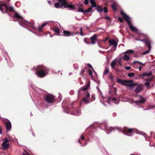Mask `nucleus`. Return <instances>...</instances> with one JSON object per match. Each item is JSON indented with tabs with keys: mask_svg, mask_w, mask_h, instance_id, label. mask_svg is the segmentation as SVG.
Masks as SVG:
<instances>
[{
	"mask_svg": "<svg viewBox=\"0 0 155 155\" xmlns=\"http://www.w3.org/2000/svg\"><path fill=\"white\" fill-rule=\"evenodd\" d=\"M35 73L38 76L42 77L45 76L48 72V69L41 65L37 66L35 69Z\"/></svg>",
	"mask_w": 155,
	"mask_h": 155,
	"instance_id": "1",
	"label": "nucleus"
},
{
	"mask_svg": "<svg viewBox=\"0 0 155 155\" xmlns=\"http://www.w3.org/2000/svg\"><path fill=\"white\" fill-rule=\"evenodd\" d=\"M0 10L3 13L6 12L8 10L11 12L14 11V8L12 7H8L5 3H0Z\"/></svg>",
	"mask_w": 155,
	"mask_h": 155,
	"instance_id": "2",
	"label": "nucleus"
},
{
	"mask_svg": "<svg viewBox=\"0 0 155 155\" xmlns=\"http://www.w3.org/2000/svg\"><path fill=\"white\" fill-rule=\"evenodd\" d=\"M55 97L52 95H47L45 99L46 101L48 103H51L54 102Z\"/></svg>",
	"mask_w": 155,
	"mask_h": 155,
	"instance_id": "3",
	"label": "nucleus"
},
{
	"mask_svg": "<svg viewBox=\"0 0 155 155\" xmlns=\"http://www.w3.org/2000/svg\"><path fill=\"white\" fill-rule=\"evenodd\" d=\"M127 22L128 24L129 25V28L132 31H134L135 32H137L138 31V30L137 28L133 25L131 24V21L130 20H128V19L127 20Z\"/></svg>",
	"mask_w": 155,
	"mask_h": 155,
	"instance_id": "4",
	"label": "nucleus"
},
{
	"mask_svg": "<svg viewBox=\"0 0 155 155\" xmlns=\"http://www.w3.org/2000/svg\"><path fill=\"white\" fill-rule=\"evenodd\" d=\"M90 94L89 93H87L85 97H84L82 99V102L84 101L86 104H88L90 103L89 98L90 97Z\"/></svg>",
	"mask_w": 155,
	"mask_h": 155,
	"instance_id": "5",
	"label": "nucleus"
},
{
	"mask_svg": "<svg viewBox=\"0 0 155 155\" xmlns=\"http://www.w3.org/2000/svg\"><path fill=\"white\" fill-rule=\"evenodd\" d=\"M87 65L91 68L90 69H89L88 71H87V72H88L89 74L90 75L91 77H92V74L93 73H94L95 74H96V73L95 72L93 68H92L91 65L89 64H87Z\"/></svg>",
	"mask_w": 155,
	"mask_h": 155,
	"instance_id": "6",
	"label": "nucleus"
},
{
	"mask_svg": "<svg viewBox=\"0 0 155 155\" xmlns=\"http://www.w3.org/2000/svg\"><path fill=\"white\" fill-rule=\"evenodd\" d=\"M152 75V73L151 72H150L149 73H147L146 72H143L141 74H139L138 75V77L140 78H142V79L145 76L149 77L150 76Z\"/></svg>",
	"mask_w": 155,
	"mask_h": 155,
	"instance_id": "7",
	"label": "nucleus"
},
{
	"mask_svg": "<svg viewBox=\"0 0 155 155\" xmlns=\"http://www.w3.org/2000/svg\"><path fill=\"white\" fill-rule=\"evenodd\" d=\"M109 43L110 45H114V48L116 49L117 45V43L114 40L109 39Z\"/></svg>",
	"mask_w": 155,
	"mask_h": 155,
	"instance_id": "8",
	"label": "nucleus"
},
{
	"mask_svg": "<svg viewBox=\"0 0 155 155\" xmlns=\"http://www.w3.org/2000/svg\"><path fill=\"white\" fill-rule=\"evenodd\" d=\"M64 8H69V9L73 10L75 9V7L74 5L73 4H72L71 3L68 4L66 3V4L64 5Z\"/></svg>",
	"mask_w": 155,
	"mask_h": 155,
	"instance_id": "9",
	"label": "nucleus"
},
{
	"mask_svg": "<svg viewBox=\"0 0 155 155\" xmlns=\"http://www.w3.org/2000/svg\"><path fill=\"white\" fill-rule=\"evenodd\" d=\"M7 120V121L5 123V125L8 131H9L11 130L12 128L11 123L8 120Z\"/></svg>",
	"mask_w": 155,
	"mask_h": 155,
	"instance_id": "10",
	"label": "nucleus"
},
{
	"mask_svg": "<svg viewBox=\"0 0 155 155\" xmlns=\"http://www.w3.org/2000/svg\"><path fill=\"white\" fill-rule=\"evenodd\" d=\"M97 35L96 34H94L90 38V39L92 44H94L96 42L97 39Z\"/></svg>",
	"mask_w": 155,
	"mask_h": 155,
	"instance_id": "11",
	"label": "nucleus"
},
{
	"mask_svg": "<svg viewBox=\"0 0 155 155\" xmlns=\"http://www.w3.org/2000/svg\"><path fill=\"white\" fill-rule=\"evenodd\" d=\"M143 88V85H140L136 87L135 91L136 93H138L142 90Z\"/></svg>",
	"mask_w": 155,
	"mask_h": 155,
	"instance_id": "12",
	"label": "nucleus"
},
{
	"mask_svg": "<svg viewBox=\"0 0 155 155\" xmlns=\"http://www.w3.org/2000/svg\"><path fill=\"white\" fill-rule=\"evenodd\" d=\"M136 97L138 96L139 97V98L140 99V100L139 101H136L137 103H144L146 101V99H144L142 96H141V95H136Z\"/></svg>",
	"mask_w": 155,
	"mask_h": 155,
	"instance_id": "13",
	"label": "nucleus"
},
{
	"mask_svg": "<svg viewBox=\"0 0 155 155\" xmlns=\"http://www.w3.org/2000/svg\"><path fill=\"white\" fill-rule=\"evenodd\" d=\"M104 129L107 134L109 133L110 131H111L112 130H114V128L113 127H108L106 125H105Z\"/></svg>",
	"mask_w": 155,
	"mask_h": 155,
	"instance_id": "14",
	"label": "nucleus"
},
{
	"mask_svg": "<svg viewBox=\"0 0 155 155\" xmlns=\"http://www.w3.org/2000/svg\"><path fill=\"white\" fill-rule=\"evenodd\" d=\"M120 13L122 15H123V18L126 21L127 20V19H128V20L129 21L130 20V18L126 14H125L124 12L123 11H121L120 12Z\"/></svg>",
	"mask_w": 155,
	"mask_h": 155,
	"instance_id": "15",
	"label": "nucleus"
},
{
	"mask_svg": "<svg viewBox=\"0 0 155 155\" xmlns=\"http://www.w3.org/2000/svg\"><path fill=\"white\" fill-rule=\"evenodd\" d=\"M8 142H5V141H3L2 144V149L4 150L7 149L9 145V143Z\"/></svg>",
	"mask_w": 155,
	"mask_h": 155,
	"instance_id": "16",
	"label": "nucleus"
},
{
	"mask_svg": "<svg viewBox=\"0 0 155 155\" xmlns=\"http://www.w3.org/2000/svg\"><path fill=\"white\" fill-rule=\"evenodd\" d=\"M133 129H129L128 130H125L124 132V134L126 135H127L128 136H131V134H128L131 133L133 131Z\"/></svg>",
	"mask_w": 155,
	"mask_h": 155,
	"instance_id": "17",
	"label": "nucleus"
},
{
	"mask_svg": "<svg viewBox=\"0 0 155 155\" xmlns=\"http://www.w3.org/2000/svg\"><path fill=\"white\" fill-rule=\"evenodd\" d=\"M109 100L110 101H111L112 102H113L115 104H118L119 103V101L118 100L115 98H111V97H109Z\"/></svg>",
	"mask_w": 155,
	"mask_h": 155,
	"instance_id": "18",
	"label": "nucleus"
},
{
	"mask_svg": "<svg viewBox=\"0 0 155 155\" xmlns=\"http://www.w3.org/2000/svg\"><path fill=\"white\" fill-rule=\"evenodd\" d=\"M137 83H132L130 84H125V85L127 86L128 87V88H127L128 89H131V88H132L134 87L136 85H137Z\"/></svg>",
	"mask_w": 155,
	"mask_h": 155,
	"instance_id": "19",
	"label": "nucleus"
},
{
	"mask_svg": "<svg viewBox=\"0 0 155 155\" xmlns=\"http://www.w3.org/2000/svg\"><path fill=\"white\" fill-rule=\"evenodd\" d=\"M90 85V81H89L87 84L86 86L80 89V90H81L82 91H84L86 90H87L89 88Z\"/></svg>",
	"mask_w": 155,
	"mask_h": 155,
	"instance_id": "20",
	"label": "nucleus"
},
{
	"mask_svg": "<svg viewBox=\"0 0 155 155\" xmlns=\"http://www.w3.org/2000/svg\"><path fill=\"white\" fill-rule=\"evenodd\" d=\"M117 62V59H115L112 61L111 64V66L112 68L115 69L114 67L116 65V63Z\"/></svg>",
	"mask_w": 155,
	"mask_h": 155,
	"instance_id": "21",
	"label": "nucleus"
},
{
	"mask_svg": "<svg viewBox=\"0 0 155 155\" xmlns=\"http://www.w3.org/2000/svg\"><path fill=\"white\" fill-rule=\"evenodd\" d=\"M63 33L66 36H69L71 35V32L67 31L64 30L63 31Z\"/></svg>",
	"mask_w": 155,
	"mask_h": 155,
	"instance_id": "22",
	"label": "nucleus"
},
{
	"mask_svg": "<svg viewBox=\"0 0 155 155\" xmlns=\"http://www.w3.org/2000/svg\"><path fill=\"white\" fill-rule=\"evenodd\" d=\"M90 3L91 4V6L93 7H96V5L94 0H90Z\"/></svg>",
	"mask_w": 155,
	"mask_h": 155,
	"instance_id": "23",
	"label": "nucleus"
},
{
	"mask_svg": "<svg viewBox=\"0 0 155 155\" xmlns=\"http://www.w3.org/2000/svg\"><path fill=\"white\" fill-rule=\"evenodd\" d=\"M123 58L124 60L126 61H128L130 59V57L127 54H125L123 57Z\"/></svg>",
	"mask_w": 155,
	"mask_h": 155,
	"instance_id": "24",
	"label": "nucleus"
},
{
	"mask_svg": "<svg viewBox=\"0 0 155 155\" xmlns=\"http://www.w3.org/2000/svg\"><path fill=\"white\" fill-rule=\"evenodd\" d=\"M140 63V64H142V65H144V64H143L141 62H140L138 61H134L133 62V64L134 65V68H138V67H135L134 66V64H135V63Z\"/></svg>",
	"mask_w": 155,
	"mask_h": 155,
	"instance_id": "25",
	"label": "nucleus"
},
{
	"mask_svg": "<svg viewBox=\"0 0 155 155\" xmlns=\"http://www.w3.org/2000/svg\"><path fill=\"white\" fill-rule=\"evenodd\" d=\"M144 42L146 45H147L149 50H150L151 48V46L150 42L148 41L145 40Z\"/></svg>",
	"mask_w": 155,
	"mask_h": 155,
	"instance_id": "26",
	"label": "nucleus"
},
{
	"mask_svg": "<svg viewBox=\"0 0 155 155\" xmlns=\"http://www.w3.org/2000/svg\"><path fill=\"white\" fill-rule=\"evenodd\" d=\"M134 52V50H129L126 51L124 52V54H132Z\"/></svg>",
	"mask_w": 155,
	"mask_h": 155,
	"instance_id": "27",
	"label": "nucleus"
},
{
	"mask_svg": "<svg viewBox=\"0 0 155 155\" xmlns=\"http://www.w3.org/2000/svg\"><path fill=\"white\" fill-rule=\"evenodd\" d=\"M47 24L46 23H45L42 24L40 27H39L38 28V30L39 31H40L41 29L45 27Z\"/></svg>",
	"mask_w": 155,
	"mask_h": 155,
	"instance_id": "28",
	"label": "nucleus"
},
{
	"mask_svg": "<svg viewBox=\"0 0 155 155\" xmlns=\"http://www.w3.org/2000/svg\"><path fill=\"white\" fill-rule=\"evenodd\" d=\"M117 82L118 83L121 84L123 85H125L124 81L120 79H117Z\"/></svg>",
	"mask_w": 155,
	"mask_h": 155,
	"instance_id": "29",
	"label": "nucleus"
},
{
	"mask_svg": "<svg viewBox=\"0 0 155 155\" xmlns=\"http://www.w3.org/2000/svg\"><path fill=\"white\" fill-rule=\"evenodd\" d=\"M134 82L133 80H130V81H127V80H125L124 83L125 84H131V83H132Z\"/></svg>",
	"mask_w": 155,
	"mask_h": 155,
	"instance_id": "30",
	"label": "nucleus"
},
{
	"mask_svg": "<svg viewBox=\"0 0 155 155\" xmlns=\"http://www.w3.org/2000/svg\"><path fill=\"white\" fill-rule=\"evenodd\" d=\"M22 23L28 25H29L31 24V23L28 22V21H25L23 20H22Z\"/></svg>",
	"mask_w": 155,
	"mask_h": 155,
	"instance_id": "31",
	"label": "nucleus"
},
{
	"mask_svg": "<svg viewBox=\"0 0 155 155\" xmlns=\"http://www.w3.org/2000/svg\"><path fill=\"white\" fill-rule=\"evenodd\" d=\"M117 5L115 4H114L111 6L112 9L114 11H116L117 10L116 8Z\"/></svg>",
	"mask_w": 155,
	"mask_h": 155,
	"instance_id": "32",
	"label": "nucleus"
},
{
	"mask_svg": "<svg viewBox=\"0 0 155 155\" xmlns=\"http://www.w3.org/2000/svg\"><path fill=\"white\" fill-rule=\"evenodd\" d=\"M109 70L108 68H106L104 71L103 74L104 75L105 74H107L109 73Z\"/></svg>",
	"mask_w": 155,
	"mask_h": 155,
	"instance_id": "33",
	"label": "nucleus"
},
{
	"mask_svg": "<svg viewBox=\"0 0 155 155\" xmlns=\"http://www.w3.org/2000/svg\"><path fill=\"white\" fill-rule=\"evenodd\" d=\"M134 73H133V72L129 73L128 74V76L129 77H130V78L134 77Z\"/></svg>",
	"mask_w": 155,
	"mask_h": 155,
	"instance_id": "34",
	"label": "nucleus"
},
{
	"mask_svg": "<svg viewBox=\"0 0 155 155\" xmlns=\"http://www.w3.org/2000/svg\"><path fill=\"white\" fill-rule=\"evenodd\" d=\"M95 99V98L94 97V95L93 94L92 95L91 98L90 99V102L91 101H94V100Z\"/></svg>",
	"mask_w": 155,
	"mask_h": 155,
	"instance_id": "35",
	"label": "nucleus"
},
{
	"mask_svg": "<svg viewBox=\"0 0 155 155\" xmlns=\"http://www.w3.org/2000/svg\"><path fill=\"white\" fill-rule=\"evenodd\" d=\"M15 17L18 18H21V16L19 15V14L16 12L15 13Z\"/></svg>",
	"mask_w": 155,
	"mask_h": 155,
	"instance_id": "36",
	"label": "nucleus"
},
{
	"mask_svg": "<svg viewBox=\"0 0 155 155\" xmlns=\"http://www.w3.org/2000/svg\"><path fill=\"white\" fill-rule=\"evenodd\" d=\"M81 113V110H78V112L77 111H76V112L74 113V114L76 115H80Z\"/></svg>",
	"mask_w": 155,
	"mask_h": 155,
	"instance_id": "37",
	"label": "nucleus"
},
{
	"mask_svg": "<svg viewBox=\"0 0 155 155\" xmlns=\"http://www.w3.org/2000/svg\"><path fill=\"white\" fill-rule=\"evenodd\" d=\"M54 6L57 8H58L60 7V4L58 3H56L54 4Z\"/></svg>",
	"mask_w": 155,
	"mask_h": 155,
	"instance_id": "38",
	"label": "nucleus"
},
{
	"mask_svg": "<svg viewBox=\"0 0 155 155\" xmlns=\"http://www.w3.org/2000/svg\"><path fill=\"white\" fill-rule=\"evenodd\" d=\"M85 70L84 69L82 70H81V72L80 73V75L81 76L83 77H84V72H85Z\"/></svg>",
	"mask_w": 155,
	"mask_h": 155,
	"instance_id": "39",
	"label": "nucleus"
},
{
	"mask_svg": "<svg viewBox=\"0 0 155 155\" xmlns=\"http://www.w3.org/2000/svg\"><path fill=\"white\" fill-rule=\"evenodd\" d=\"M92 10V8L91 7L89 8L86 10V11H84V13H87L90 12L91 10Z\"/></svg>",
	"mask_w": 155,
	"mask_h": 155,
	"instance_id": "40",
	"label": "nucleus"
},
{
	"mask_svg": "<svg viewBox=\"0 0 155 155\" xmlns=\"http://www.w3.org/2000/svg\"><path fill=\"white\" fill-rule=\"evenodd\" d=\"M61 2V4L60 5V8H61L64 5V6L65 4H66V3H65L62 2Z\"/></svg>",
	"mask_w": 155,
	"mask_h": 155,
	"instance_id": "41",
	"label": "nucleus"
},
{
	"mask_svg": "<svg viewBox=\"0 0 155 155\" xmlns=\"http://www.w3.org/2000/svg\"><path fill=\"white\" fill-rule=\"evenodd\" d=\"M145 85L148 88L150 87V83L149 82H147L145 84Z\"/></svg>",
	"mask_w": 155,
	"mask_h": 155,
	"instance_id": "42",
	"label": "nucleus"
},
{
	"mask_svg": "<svg viewBox=\"0 0 155 155\" xmlns=\"http://www.w3.org/2000/svg\"><path fill=\"white\" fill-rule=\"evenodd\" d=\"M153 79V78H146L144 79V80L147 81H152Z\"/></svg>",
	"mask_w": 155,
	"mask_h": 155,
	"instance_id": "43",
	"label": "nucleus"
},
{
	"mask_svg": "<svg viewBox=\"0 0 155 155\" xmlns=\"http://www.w3.org/2000/svg\"><path fill=\"white\" fill-rule=\"evenodd\" d=\"M78 11L79 12H82L84 13V11L83 9L82 8L79 9L78 10Z\"/></svg>",
	"mask_w": 155,
	"mask_h": 155,
	"instance_id": "44",
	"label": "nucleus"
},
{
	"mask_svg": "<svg viewBox=\"0 0 155 155\" xmlns=\"http://www.w3.org/2000/svg\"><path fill=\"white\" fill-rule=\"evenodd\" d=\"M149 51L150 50H149V49L148 50L143 52V54L145 55L148 54L149 52Z\"/></svg>",
	"mask_w": 155,
	"mask_h": 155,
	"instance_id": "45",
	"label": "nucleus"
},
{
	"mask_svg": "<svg viewBox=\"0 0 155 155\" xmlns=\"http://www.w3.org/2000/svg\"><path fill=\"white\" fill-rule=\"evenodd\" d=\"M106 20H107L109 21H110V18L108 16H106L105 18Z\"/></svg>",
	"mask_w": 155,
	"mask_h": 155,
	"instance_id": "46",
	"label": "nucleus"
},
{
	"mask_svg": "<svg viewBox=\"0 0 155 155\" xmlns=\"http://www.w3.org/2000/svg\"><path fill=\"white\" fill-rule=\"evenodd\" d=\"M103 11L105 13H106L108 12L107 9L106 8L104 7V8Z\"/></svg>",
	"mask_w": 155,
	"mask_h": 155,
	"instance_id": "47",
	"label": "nucleus"
},
{
	"mask_svg": "<svg viewBox=\"0 0 155 155\" xmlns=\"http://www.w3.org/2000/svg\"><path fill=\"white\" fill-rule=\"evenodd\" d=\"M118 20L120 21L121 22H123V18L120 17H119L118 18Z\"/></svg>",
	"mask_w": 155,
	"mask_h": 155,
	"instance_id": "48",
	"label": "nucleus"
},
{
	"mask_svg": "<svg viewBox=\"0 0 155 155\" xmlns=\"http://www.w3.org/2000/svg\"><path fill=\"white\" fill-rule=\"evenodd\" d=\"M89 3L88 0H85L84 2V4L85 5H87Z\"/></svg>",
	"mask_w": 155,
	"mask_h": 155,
	"instance_id": "49",
	"label": "nucleus"
},
{
	"mask_svg": "<svg viewBox=\"0 0 155 155\" xmlns=\"http://www.w3.org/2000/svg\"><path fill=\"white\" fill-rule=\"evenodd\" d=\"M117 61H118L119 63V64L120 66H122L121 63V61L120 59H117Z\"/></svg>",
	"mask_w": 155,
	"mask_h": 155,
	"instance_id": "50",
	"label": "nucleus"
},
{
	"mask_svg": "<svg viewBox=\"0 0 155 155\" xmlns=\"http://www.w3.org/2000/svg\"><path fill=\"white\" fill-rule=\"evenodd\" d=\"M80 34L81 35H83V31H82V27H81L80 28Z\"/></svg>",
	"mask_w": 155,
	"mask_h": 155,
	"instance_id": "51",
	"label": "nucleus"
},
{
	"mask_svg": "<svg viewBox=\"0 0 155 155\" xmlns=\"http://www.w3.org/2000/svg\"><path fill=\"white\" fill-rule=\"evenodd\" d=\"M131 68V67L130 66H127L125 67V69L127 70H129Z\"/></svg>",
	"mask_w": 155,
	"mask_h": 155,
	"instance_id": "52",
	"label": "nucleus"
},
{
	"mask_svg": "<svg viewBox=\"0 0 155 155\" xmlns=\"http://www.w3.org/2000/svg\"><path fill=\"white\" fill-rule=\"evenodd\" d=\"M4 141H5V142H9V140H8L6 137H5L4 139Z\"/></svg>",
	"mask_w": 155,
	"mask_h": 155,
	"instance_id": "53",
	"label": "nucleus"
},
{
	"mask_svg": "<svg viewBox=\"0 0 155 155\" xmlns=\"http://www.w3.org/2000/svg\"><path fill=\"white\" fill-rule=\"evenodd\" d=\"M59 2H62L65 3H67L66 0H58Z\"/></svg>",
	"mask_w": 155,
	"mask_h": 155,
	"instance_id": "54",
	"label": "nucleus"
},
{
	"mask_svg": "<svg viewBox=\"0 0 155 155\" xmlns=\"http://www.w3.org/2000/svg\"><path fill=\"white\" fill-rule=\"evenodd\" d=\"M136 40L140 41H142V42H143V41H144L145 42V41L144 39L142 40V39H136Z\"/></svg>",
	"mask_w": 155,
	"mask_h": 155,
	"instance_id": "55",
	"label": "nucleus"
},
{
	"mask_svg": "<svg viewBox=\"0 0 155 155\" xmlns=\"http://www.w3.org/2000/svg\"><path fill=\"white\" fill-rule=\"evenodd\" d=\"M96 88L97 89V90H98V91H99V92L101 94V91L100 90L99 87L98 86H97L96 87Z\"/></svg>",
	"mask_w": 155,
	"mask_h": 155,
	"instance_id": "56",
	"label": "nucleus"
},
{
	"mask_svg": "<svg viewBox=\"0 0 155 155\" xmlns=\"http://www.w3.org/2000/svg\"><path fill=\"white\" fill-rule=\"evenodd\" d=\"M81 137L82 140H83L84 139V137L83 135H82L81 136Z\"/></svg>",
	"mask_w": 155,
	"mask_h": 155,
	"instance_id": "57",
	"label": "nucleus"
},
{
	"mask_svg": "<svg viewBox=\"0 0 155 155\" xmlns=\"http://www.w3.org/2000/svg\"><path fill=\"white\" fill-rule=\"evenodd\" d=\"M97 10L98 12H101L103 11V10L102 9H98Z\"/></svg>",
	"mask_w": 155,
	"mask_h": 155,
	"instance_id": "58",
	"label": "nucleus"
},
{
	"mask_svg": "<svg viewBox=\"0 0 155 155\" xmlns=\"http://www.w3.org/2000/svg\"><path fill=\"white\" fill-rule=\"evenodd\" d=\"M142 67H140V66H139V70L140 71H141V69H142Z\"/></svg>",
	"mask_w": 155,
	"mask_h": 155,
	"instance_id": "59",
	"label": "nucleus"
},
{
	"mask_svg": "<svg viewBox=\"0 0 155 155\" xmlns=\"http://www.w3.org/2000/svg\"><path fill=\"white\" fill-rule=\"evenodd\" d=\"M25 153H23V155H28L29 154L27 153L26 152H25Z\"/></svg>",
	"mask_w": 155,
	"mask_h": 155,
	"instance_id": "60",
	"label": "nucleus"
},
{
	"mask_svg": "<svg viewBox=\"0 0 155 155\" xmlns=\"http://www.w3.org/2000/svg\"><path fill=\"white\" fill-rule=\"evenodd\" d=\"M110 80L112 81L113 80V78L112 77H110Z\"/></svg>",
	"mask_w": 155,
	"mask_h": 155,
	"instance_id": "61",
	"label": "nucleus"
},
{
	"mask_svg": "<svg viewBox=\"0 0 155 155\" xmlns=\"http://www.w3.org/2000/svg\"><path fill=\"white\" fill-rule=\"evenodd\" d=\"M57 32H58V33H59V30L58 29H56V30L55 31Z\"/></svg>",
	"mask_w": 155,
	"mask_h": 155,
	"instance_id": "62",
	"label": "nucleus"
},
{
	"mask_svg": "<svg viewBox=\"0 0 155 155\" xmlns=\"http://www.w3.org/2000/svg\"><path fill=\"white\" fill-rule=\"evenodd\" d=\"M59 97L60 99H61L62 97V96L61 95H59Z\"/></svg>",
	"mask_w": 155,
	"mask_h": 155,
	"instance_id": "63",
	"label": "nucleus"
},
{
	"mask_svg": "<svg viewBox=\"0 0 155 155\" xmlns=\"http://www.w3.org/2000/svg\"><path fill=\"white\" fill-rule=\"evenodd\" d=\"M8 137H9V138L10 139V140H11L12 141H13V139H12L11 138V137H10L9 136H8Z\"/></svg>",
	"mask_w": 155,
	"mask_h": 155,
	"instance_id": "64",
	"label": "nucleus"
}]
</instances>
